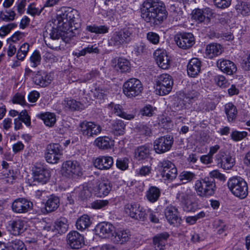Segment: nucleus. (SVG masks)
I'll return each mask as SVG.
<instances>
[{"label":"nucleus","instance_id":"nucleus-1","mask_svg":"<svg viewBox=\"0 0 250 250\" xmlns=\"http://www.w3.org/2000/svg\"><path fill=\"white\" fill-rule=\"evenodd\" d=\"M141 12L146 22L154 25L161 24L167 16L164 3L159 0H146L141 6Z\"/></svg>","mask_w":250,"mask_h":250},{"label":"nucleus","instance_id":"nucleus-2","mask_svg":"<svg viewBox=\"0 0 250 250\" xmlns=\"http://www.w3.org/2000/svg\"><path fill=\"white\" fill-rule=\"evenodd\" d=\"M227 186L230 191L235 196L244 199L248 196V184L242 177L234 176L230 178L228 181Z\"/></svg>","mask_w":250,"mask_h":250},{"label":"nucleus","instance_id":"nucleus-3","mask_svg":"<svg viewBox=\"0 0 250 250\" xmlns=\"http://www.w3.org/2000/svg\"><path fill=\"white\" fill-rule=\"evenodd\" d=\"M214 180L209 177L197 180L194 184V189L198 196L207 198L213 195L215 190Z\"/></svg>","mask_w":250,"mask_h":250},{"label":"nucleus","instance_id":"nucleus-4","mask_svg":"<svg viewBox=\"0 0 250 250\" xmlns=\"http://www.w3.org/2000/svg\"><path fill=\"white\" fill-rule=\"evenodd\" d=\"M143 91L141 82L138 79L132 78L125 82L123 86V93L128 98L133 99L141 95Z\"/></svg>","mask_w":250,"mask_h":250},{"label":"nucleus","instance_id":"nucleus-5","mask_svg":"<svg viewBox=\"0 0 250 250\" xmlns=\"http://www.w3.org/2000/svg\"><path fill=\"white\" fill-rule=\"evenodd\" d=\"M61 172L64 177L76 178L82 175V167L77 161L68 160L62 163Z\"/></svg>","mask_w":250,"mask_h":250},{"label":"nucleus","instance_id":"nucleus-6","mask_svg":"<svg viewBox=\"0 0 250 250\" xmlns=\"http://www.w3.org/2000/svg\"><path fill=\"white\" fill-rule=\"evenodd\" d=\"M173 84L171 76L167 74L160 75L156 81V93L162 96L168 94L171 91Z\"/></svg>","mask_w":250,"mask_h":250},{"label":"nucleus","instance_id":"nucleus-7","mask_svg":"<svg viewBox=\"0 0 250 250\" xmlns=\"http://www.w3.org/2000/svg\"><path fill=\"white\" fill-rule=\"evenodd\" d=\"M78 11L75 9L68 8L62 13L58 15L55 22H58L59 27L68 30L76 21Z\"/></svg>","mask_w":250,"mask_h":250},{"label":"nucleus","instance_id":"nucleus-8","mask_svg":"<svg viewBox=\"0 0 250 250\" xmlns=\"http://www.w3.org/2000/svg\"><path fill=\"white\" fill-rule=\"evenodd\" d=\"M124 211L128 216L135 220L144 221L146 219V210L136 202H131L125 205Z\"/></svg>","mask_w":250,"mask_h":250},{"label":"nucleus","instance_id":"nucleus-9","mask_svg":"<svg viewBox=\"0 0 250 250\" xmlns=\"http://www.w3.org/2000/svg\"><path fill=\"white\" fill-rule=\"evenodd\" d=\"M131 32L128 28H124L114 32L108 40V45L117 47L129 43L131 41Z\"/></svg>","mask_w":250,"mask_h":250},{"label":"nucleus","instance_id":"nucleus-10","mask_svg":"<svg viewBox=\"0 0 250 250\" xmlns=\"http://www.w3.org/2000/svg\"><path fill=\"white\" fill-rule=\"evenodd\" d=\"M158 167L162 177L166 180L172 181L177 176V170L175 166L169 160H163L160 161Z\"/></svg>","mask_w":250,"mask_h":250},{"label":"nucleus","instance_id":"nucleus-11","mask_svg":"<svg viewBox=\"0 0 250 250\" xmlns=\"http://www.w3.org/2000/svg\"><path fill=\"white\" fill-rule=\"evenodd\" d=\"M80 131L84 137L88 138L95 137L102 131L101 126L94 122L84 121L79 124Z\"/></svg>","mask_w":250,"mask_h":250},{"label":"nucleus","instance_id":"nucleus-12","mask_svg":"<svg viewBox=\"0 0 250 250\" xmlns=\"http://www.w3.org/2000/svg\"><path fill=\"white\" fill-rule=\"evenodd\" d=\"M32 171L33 182L44 184L49 181L51 175L50 172L46 166L36 164Z\"/></svg>","mask_w":250,"mask_h":250},{"label":"nucleus","instance_id":"nucleus-13","mask_svg":"<svg viewBox=\"0 0 250 250\" xmlns=\"http://www.w3.org/2000/svg\"><path fill=\"white\" fill-rule=\"evenodd\" d=\"M62 154V149L59 144H50L45 153V160L48 163L57 164Z\"/></svg>","mask_w":250,"mask_h":250},{"label":"nucleus","instance_id":"nucleus-14","mask_svg":"<svg viewBox=\"0 0 250 250\" xmlns=\"http://www.w3.org/2000/svg\"><path fill=\"white\" fill-rule=\"evenodd\" d=\"M173 138L171 135H166L156 139L153 143V148L158 154L168 151L173 144Z\"/></svg>","mask_w":250,"mask_h":250},{"label":"nucleus","instance_id":"nucleus-15","mask_svg":"<svg viewBox=\"0 0 250 250\" xmlns=\"http://www.w3.org/2000/svg\"><path fill=\"white\" fill-rule=\"evenodd\" d=\"M33 207L32 202L24 198H19L12 203V211L16 213L22 214L31 210Z\"/></svg>","mask_w":250,"mask_h":250},{"label":"nucleus","instance_id":"nucleus-16","mask_svg":"<svg viewBox=\"0 0 250 250\" xmlns=\"http://www.w3.org/2000/svg\"><path fill=\"white\" fill-rule=\"evenodd\" d=\"M174 40L177 45L184 49L190 48L195 43L194 37L190 33L177 34L174 37Z\"/></svg>","mask_w":250,"mask_h":250},{"label":"nucleus","instance_id":"nucleus-17","mask_svg":"<svg viewBox=\"0 0 250 250\" xmlns=\"http://www.w3.org/2000/svg\"><path fill=\"white\" fill-rule=\"evenodd\" d=\"M66 29H62L59 27L58 22H57V27H51L50 29L47 27L46 31L49 35L51 39L53 40H58L61 38L65 42H68L72 36V33L70 31H65Z\"/></svg>","mask_w":250,"mask_h":250},{"label":"nucleus","instance_id":"nucleus-18","mask_svg":"<svg viewBox=\"0 0 250 250\" xmlns=\"http://www.w3.org/2000/svg\"><path fill=\"white\" fill-rule=\"evenodd\" d=\"M92 190L95 195L99 197L107 195L111 190V185L108 181H95L92 183Z\"/></svg>","mask_w":250,"mask_h":250},{"label":"nucleus","instance_id":"nucleus-19","mask_svg":"<svg viewBox=\"0 0 250 250\" xmlns=\"http://www.w3.org/2000/svg\"><path fill=\"white\" fill-rule=\"evenodd\" d=\"M115 229V227L111 224L107 222H101L95 228L96 232L100 237L109 238L111 240L114 234Z\"/></svg>","mask_w":250,"mask_h":250},{"label":"nucleus","instance_id":"nucleus-20","mask_svg":"<svg viewBox=\"0 0 250 250\" xmlns=\"http://www.w3.org/2000/svg\"><path fill=\"white\" fill-rule=\"evenodd\" d=\"M67 243L73 249H79L84 245V238L77 231H72L68 233L66 237Z\"/></svg>","mask_w":250,"mask_h":250},{"label":"nucleus","instance_id":"nucleus-21","mask_svg":"<svg viewBox=\"0 0 250 250\" xmlns=\"http://www.w3.org/2000/svg\"><path fill=\"white\" fill-rule=\"evenodd\" d=\"M93 163L94 167L98 169L108 170L113 165V159L109 156H100L94 159Z\"/></svg>","mask_w":250,"mask_h":250},{"label":"nucleus","instance_id":"nucleus-22","mask_svg":"<svg viewBox=\"0 0 250 250\" xmlns=\"http://www.w3.org/2000/svg\"><path fill=\"white\" fill-rule=\"evenodd\" d=\"M155 60L160 67L163 69H167L170 66V60L164 49H157L154 53Z\"/></svg>","mask_w":250,"mask_h":250},{"label":"nucleus","instance_id":"nucleus-23","mask_svg":"<svg viewBox=\"0 0 250 250\" xmlns=\"http://www.w3.org/2000/svg\"><path fill=\"white\" fill-rule=\"evenodd\" d=\"M52 80L53 78L50 74L41 71H37L32 78L33 83L42 87L47 86Z\"/></svg>","mask_w":250,"mask_h":250},{"label":"nucleus","instance_id":"nucleus-24","mask_svg":"<svg viewBox=\"0 0 250 250\" xmlns=\"http://www.w3.org/2000/svg\"><path fill=\"white\" fill-rule=\"evenodd\" d=\"M25 222L21 219L11 220L7 226L8 230L14 235H19L23 233L25 229Z\"/></svg>","mask_w":250,"mask_h":250},{"label":"nucleus","instance_id":"nucleus-25","mask_svg":"<svg viewBox=\"0 0 250 250\" xmlns=\"http://www.w3.org/2000/svg\"><path fill=\"white\" fill-rule=\"evenodd\" d=\"M114 233L111 240L118 244H123L127 242L131 236L129 230L124 229H115Z\"/></svg>","mask_w":250,"mask_h":250},{"label":"nucleus","instance_id":"nucleus-26","mask_svg":"<svg viewBox=\"0 0 250 250\" xmlns=\"http://www.w3.org/2000/svg\"><path fill=\"white\" fill-rule=\"evenodd\" d=\"M217 66L221 71L228 75H232L237 71L235 63L228 60L219 59L217 62Z\"/></svg>","mask_w":250,"mask_h":250},{"label":"nucleus","instance_id":"nucleus-27","mask_svg":"<svg viewBox=\"0 0 250 250\" xmlns=\"http://www.w3.org/2000/svg\"><path fill=\"white\" fill-rule=\"evenodd\" d=\"M169 236L167 232H163L154 236L152 240L153 250H165L166 244Z\"/></svg>","mask_w":250,"mask_h":250},{"label":"nucleus","instance_id":"nucleus-28","mask_svg":"<svg viewBox=\"0 0 250 250\" xmlns=\"http://www.w3.org/2000/svg\"><path fill=\"white\" fill-rule=\"evenodd\" d=\"M165 215L167 222L171 225H175L179 217L178 208L172 205H169L165 209Z\"/></svg>","mask_w":250,"mask_h":250},{"label":"nucleus","instance_id":"nucleus-29","mask_svg":"<svg viewBox=\"0 0 250 250\" xmlns=\"http://www.w3.org/2000/svg\"><path fill=\"white\" fill-rule=\"evenodd\" d=\"M201 62L196 58L191 59L187 65V73L189 76L195 77L201 71Z\"/></svg>","mask_w":250,"mask_h":250},{"label":"nucleus","instance_id":"nucleus-30","mask_svg":"<svg viewBox=\"0 0 250 250\" xmlns=\"http://www.w3.org/2000/svg\"><path fill=\"white\" fill-rule=\"evenodd\" d=\"M223 51V47L220 44L213 43L207 45L205 55L207 58L212 59L220 55Z\"/></svg>","mask_w":250,"mask_h":250},{"label":"nucleus","instance_id":"nucleus-31","mask_svg":"<svg viewBox=\"0 0 250 250\" xmlns=\"http://www.w3.org/2000/svg\"><path fill=\"white\" fill-rule=\"evenodd\" d=\"M114 68L121 73H129L131 70V64L130 62L125 58L119 57L118 58Z\"/></svg>","mask_w":250,"mask_h":250},{"label":"nucleus","instance_id":"nucleus-32","mask_svg":"<svg viewBox=\"0 0 250 250\" xmlns=\"http://www.w3.org/2000/svg\"><path fill=\"white\" fill-rule=\"evenodd\" d=\"M111 132L114 135L118 136L123 135L125 133V124L121 120L114 121L111 125Z\"/></svg>","mask_w":250,"mask_h":250},{"label":"nucleus","instance_id":"nucleus-33","mask_svg":"<svg viewBox=\"0 0 250 250\" xmlns=\"http://www.w3.org/2000/svg\"><path fill=\"white\" fill-rule=\"evenodd\" d=\"M92 188L90 184H84L80 186L76 189L78 197L82 200H85L89 198L92 196Z\"/></svg>","mask_w":250,"mask_h":250},{"label":"nucleus","instance_id":"nucleus-34","mask_svg":"<svg viewBox=\"0 0 250 250\" xmlns=\"http://www.w3.org/2000/svg\"><path fill=\"white\" fill-rule=\"evenodd\" d=\"M161 195L160 189L155 187L151 186L146 192V197L147 200L151 203L158 201Z\"/></svg>","mask_w":250,"mask_h":250},{"label":"nucleus","instance_id":"nucleus-35","mask_svg":"<svg viewBox=\"0 0 250 250\" xmlns=\"http://www.w3.org/2000/svg\"><path fill=\"white\" fill-rule=\"evenodd\" d=\"M94 143L99 149L103 150L110 148L112 145L111 139L107 136L97 138Z\"/></svg>","mask_w":250,"mask_h":250},{"label":"nucleus","instance_id":"nucleus-36","mask_svg":"<svg viewBox=\"0 0 250 250\" xmlns=\"http://www.w3.org/2000/svg\"><path fill=\"white\" fill-rule=\"evenodd\" d=\"M192 196V192L188 188H183L179 190L176 194V199L178 200L179 204L185 202L191 199Z\"/></svg>","mask_w":250,"mask_h":250},{"label":"nucleus","instance_id":"nucleus-37","mask_svg":"<svg viewBox=\"0 0 250 250\" xmlns=\"http://www.w3.org/2000/svg\"><path fill=\"white\" fill-rule=\"evenodd\" d=\"M225 111L229 122H233L237 114L236 106L231 103L227 104L225 106Z\"/></svg>","mask_w":250,"mask_h":250},{"label":"nucleus","instance_id":"nucleus-38","mask_svg":"<svg viewBox=\"0 0 250 250\" xmlns=\"http://www.w3.org/2000/svg\"><path fill=\"white\" fill-rule=\"evenodd\" d=\"M60 206V199L58 197L51 195L45 203V208L48 212L56 210Z\"/></svg>","mask_w":250,"mask_h":250},{"label":"nucleus","instance_id":"nucleus-39","mask_svg":"<svg viewBox=\"0 0 250 250\" xmlns=\"http://www.w3.org/2000/svg\"><path fill=\"white\" fill-rule=\"evenodd\" d=\"M54 227L59 233L66 232L68 228L67 219L64 217L60 218L55 221Z\"/></svg>","mask_w":250,"mask_h":250},{"label":"nucleus","instance_id":"nucleus-40","mask_svg":"<svg viewBox=\"0 0 250 250\" xmlns=\"http://www.w3.org/2000/svg\"><path fill=\"white\" fill-rule=\"evenodd\" d=\"M151 150L149 145L141 146L135 152V156L138 160L146 159L149 156Z\"/></svg>","mask_w":250,"mask_h":250},{"label":"nucleus","instance_id":"nucleus-41","mask_svg":"<svg viewBox=\"0 0 250 250\" xmlns=\"http://www.w3.org/2000/svg\"><path fill=\"white\" fill-rule=\"evenodd\" d=\"M38 116L43 121L46 126L49 127L53 126L56 122V115L53 113H41Z\"/></svg>","mask_w":250,"mask_h":250},{"label":"nucleus","instance_id":"nucleus-42","mask_svg":"<svg viewBox=\"0 0 250 250\" xmlns=\"http://www.w3.org/2000/svg\"><path fill=\"white\" fill-rule=\"evenodd\" d=\"M234 159L230 155L223 156L220 161L218 162V164H220L221 167L226 170L231 169L234 166Z\"/></svg>","mask_w":250,"mask_h":250},{"label":"nucleus","instance_id":"nucleus-43","mask_svg":"<svg viewBox=\"0 0 250 250\" xmlns=\"http://www.w3.org/2000/svg\"><path fill=\"white\" fill-rule=\"evenodd\" d=\"M91 224L90 218L89 216L84 214L80 217L76 222V227L79 230H84Z\"/></svg>","mask_w":250,"mask_h":250},{"label":"nucleus","instance_id":"nucleus-44","mask_svg":"<svg viewBox=\"0 0 250 250\" xmlns=\"http://www.w3.org/2000/svg\"><path fill=\"white\" fill-rule=\"evenodd\" d=\"M86 29L87 31L96 34H104L108 32L109 28L105 25L98 26L93 24L87 26Z\"/></svg>","mask_w":250,"mask_h":250},{"label":"nucleus","instance_id":"nucleus-45","mask_svg":"<svg viewBox=\"0 0 250 250\" xmlns=\"http://www.w3.org/2000/svg\"><path fill=\"white\" fill-rule=\"evenodd\" d=\"M235 9L238 14L246 16L250 14V6L247 2L238 1L235 5Z\"/></svg>","mask_w":250,"mask_h":250},{"label":"nucleus","instance_id":"nucleus-46","mask_svg":"<svg viewBox=\"0 0 250 250\" xmlns=\"http://www.w3.org/2000/svg\"><path fill=\"white\" fill-rule=\"evenodd\" d=\"M192 18L194 20L199 22H205L207 24L210 22V19L208 17H206L204 15V12L198 9L192 12Z\"/></svg>","mask_w":250,"mask_h":250},{"label":"nucleus","instance_id":"nucleus-47","mask_svg":"<svg viewBox=\"0 0 250 250\" xmlns=\"http://www.w3.org/2000/svg\"><path fill=\"white\" fill-rule=\"evenodd\" d=\"M113 112L116 115L126 120H130L135 117L134 114H127L125 112L123 111L122 107L120 104H116L114 106Z\"/></svg>","mask_w":250,"mask_h":250},{"label":"nucleus","instance_id":"nucleus-48","mask_svg":"<svg viewBox=\"0 0 250 250\" xmlns=\"http://www.w3.org/2000/svg\"><path fill=\"white\" fill-rule=\"evenodd\" d=\"M179 178L180 181L184 184H186L195 179L196 175L194 173L190 171H183L179 174Z\"/></svg>","mask_w":250,"mask_h":250},{"label":"nucleus","instance_id":"nucleus-49","mask_svg":"<svg viewBox=\"0 0 250 250\" xmlns=\"http://www.w3.org/2000/svg\"><path fill=\"white\" fill-rule=\"evenodd\" d=\"M62 104L66 109L76 110L79 108V103L71 98H66L62 102Z\"/></svg>","mask_w":250,"mask_h":250},{"label":"nucleus","instance_id":"nucleus-50","mask_svg":"<svg viewBox=\"0 0 250 250\" xmlns=\"http://www.w3.org/2000/svg\"><path fill=\"white\" fill-rule=\"evenodd\" d=\"M41 57L39 51L35 50L30 57L32 67L35 68L41 63Z\"/></svg>","mask_w":250,"mask_h":250},{"label":"nucleus","instance_id":"nucleus-51","mask_svg":"<svg viewBox=\"0 0 250 250\" xmlns=\"http://www.w3.org/2000/svg\"><path fill=\"white\" fill-rule=\"evenodd\" d=\"M108 204L109 201L107 200H96L90 204V207L94 209H100L108 206Z\"/></svg>","mask_w":250,"mask_h":250},{"label":"nucleus","instance_id":"nucleus-52","mask_svg":"<svg viewBox=\"0 0 250 250\" xmlns=\"http://www.w3.org/2000/svg\"><path fill=\"white\" fill-rule=\"evenodd\" d=\"M248 135V132L246 131H238L237 130L232 131L230 137L232 140L235 142H238L242 140Z\"/></svg>","mask_w":250,"mask_h":250},{"label":"nucleus","instance_id":"nucleus-53","mask_svg":"<svg viewBox=\"0 0 250 250\" xmlns=\"http://www.w3.org/2000/svg\"><path fill=\"white\" fill-rule=\"evenodd\" d=\"M214 80L216 84L220 87L225 88L229 85L228 81L223 75H216L214 77Z\"/></svg>","mask_w":250,"mask_h":250},{"label":"nucleus","instance_id":"nucleus-54","mask_svg":"<svg viewBox=\"0 0 250 250\" xmlns=\"http://www.w3.org/2000/svg\"><path fill=\"white\" fill-rule=\"evenodd\" d=\"M9 244L12 250H26L24 243L20 240L15 239L9 242Z\"/></svg>","mask_w":250,"mask_h":250},{"label":"nucleus","instance_id":"nucleus-55","mask_svg":"<svg viewBox=\"0 0 250 250\" xmlns=\"http://www.w3.org/2000/svg\"><path fill=\"white\" fill-rule=\"evenodd\" d=\"M92 92L94 96L99 99L104 98L108 93V91L103 86L96 87Z\"/></svg>","mask_w":250,"mask_h":250},{"label":"nucleus","instance_id":"nucleus-56","mask_svg":"<svg viewBox=\"0 0 250 250\" xmlns=\"http://www.w3.org/2000/svg\"><path fill=\"white\" fill-rule=\"evenodd\" d=\"M116 165L118 168L125 170L128 167V159L126 158H118L116 160Z\"/></svg>","mask_w":250,"mask_h":250},{"label":"nucleus","instance_id":"nucleus-57","mask_svg":"<svg viewBox=\"0 0 250 250\" xmlns=\"http://www.w3.org/2000/svg\"><path fill=\"white\" fill-rule=\"evenodd\" d=\"M147 40L153 44H157L159 42L160 37L158 34L153 32H149L146 34Z\"/></svg>","mask_w":250,"mask_h":250},{"label":"nucleus","instance_id":"nucleus-58","mask_svg":"<svg viewBox=\"0 0 250 250\" xmlns=\"http://www.w3.org/2000/svg\"><path fill=\"white\" fill-rule=\"evenodd\" d=\"M138 130L140 134L145 136H150L151 130L149 125L146 124H140L138 126Z\"/></svg>","mask_w":250,"mask_h":250},{"label":"nucleus","instance_id":"nucleus-59","mask_svg":"<svg viewBox=\"0 0 250 250\" xmlns=\"http://www.w3.org/2000/svg\"><path fill=\"white\" fill-rule=\"evenodd\" d=\"M210 178L214 179L216 178L222 182H225L226 180V177L224 174L220 173L218 170H214L210 171L209 173Z\"/></svg>","mask_w":250,"mask_h":250},{"label":"nucleus","instance_id":"nucleus-60","mask_svg":"<svg viewBox=\"0 0 250 250\" xmlns=\"http://www.w3.org/2000/svg\"><path fill=\"white\" fill-rule=\"evenodd\" d=\"M199 96V93L195 90H191L189 91L185 95V98L188 101L192 103L193 101H196Z\"/></svg>","mask_w":250,"mask_h":250},{"label":"nucleus","instance_id":"nucleus-61","mask_svg":"<svg viewBox=\"0 0 250 250\" xmlns=\"http://www.w3.org/2000/svg\"><path fill=\"white\" fill-rule=\"evenodd\" d=\"M231 0H213L214 5L219 8L225 9L229 7Z\"/></svg>","mask_w":250,"mask_h":250},{"label":"nucleus","instance_id":"nucleus-62","mask_svg":"<svg viewBox=\"0 0 250 250\" xmlns=\"http://www.w3.org/2000/svg\"><path fill=\"white\" fill-rule=\"evenodd\" d=\"M180 205L182 207L183 209L185 211L188 212L194 211L195 210L194 203L191 201L190 199L182 203Z\"/></svg>","mask_w":250,"mask_h":250},{"label":"nucleus","instance_id":"nucleus-63","mask_svg":"<svg viewBox=\"0 0 250 250\" xmlns=\"http://www.w3.org/2000/svg\"><path fill=\"white\" fill-rule=\"evenodd\" d=\"M12 101L14 104H18L22 105L26 104L24 95L21 93H16L13 97Z\"/></svg>","mask_w":250,"mask_h":250},{"label":"nucleus","instance_id":"nucleus-64","mask_svg":"<svg viewBox=\"0 0 250 250\" xmlns=\"http://www.w3.org/2000/svg\"><path fill=\"white\" fill-rule=\"evenodd\" d=\"M42 10L43 8L39 10L38 8L35 7L34 4L32 3L28 5L27 9V13L28 14L34 16L36 15H39L42 12Z\"/></svg>","mask_w":250,"mask_h":250}]
</instances>
